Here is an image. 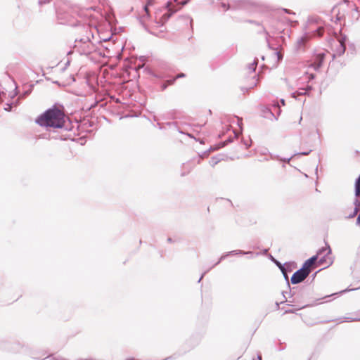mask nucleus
<instances>
[{"label": "nucleus", "mask_w": 360, "mask_h": 360, "mask_svg": "<svg viewBox=\"0 0 360 360\" xmlns=\"http://www.w3.org/2000/svg\"><path fill=\"white\" fill-rule=\"evenodd\" d=\"M36 122L41 127L62 128L65 124V112L62 107L53 106L40 115Z\"/></svg>", "instance_id": "obj_1"}, {"label": "nucleus", "mask_w": 360, "mask_h": 360, "mask_svg": "<svg viewBox=\"0 0 360 360\" xmlns=\"http://www.w3.org/2000/svg\"><path fill=\"white\" fill-rule=\"evenodd\" d=\"M320 253L307 259L303 264L302 267L297 271L291 277V283L293 284L299 283L303 281L310 274L312 269L316 267V263L319 265L328 266L331 264L330 256H326L323 259L319 258Z\"/></svg>", "instance_id": "obj_2"}, {"label": "nucleus", "mask_w": 360, "mask_h": 360, "mask_svg": "<svg viewBox=\"0 0 360 360\" xmlns=\"http://www.w3.org/2000/svg\"><path fill=\"white\" fill-rule=\"evenodd\" d=\"M302 120V111L300 110L292 111L289 114L287 118V122L289 125L294 127L300 124Z\"/></svg>", "instance_id": "obj_3"}, {"label": "nucleus", "mask_w": 360, "mask_h": 360, "mask_svg": "<svg viewBox=\"0 0 360 360\" xmlns=\"http://www.w3.org/2000/svg\"><path fill=\"white\" fill-rule=\"evenodd\" d=\"M209 165L213 169H223L226 167V161L220 156H214L210 158Z\"/></svg>", "instance_id": "obj_4"}, {"label": "nucleus", "mask_w": 360, "mask_h": 360, "mask_svg": "<svg viewBox=\"0 0 360 360\" xmlns=\"http://www.w3.org/2000/svg\"><path fill=\"white\" fill-rule=\"evenodd\" d=\"M84 85L86 89L82 94L83 96L91 94L96 90V82L95 78L86 79Z\"/></svg>", "instance_id": "obj_5"}, {"label": "nucleus", "mask_w": 360, "mask_h": 360, "mask_svg": "<svg viewBox=\"0 0 360 360\" xmlns=\"http://www.w3.org/2000/svg\"><path fill=\"white\" fill-rule=\"evenodd\" d=\"M325 57L326 55L323 53L316 54L309 66L313 68L314 70L319 69L322 65Z\"/></svg>", "instance_id": "obj_6"}, {"label": "nucleus", "mask_w": 360, "mask_h": 360, "mask_svg": "<svg viewBox=\"0 0 360 360\" xmlns=\"http://www.w3.org/2000/svg\"><path fill=\"white\" fill-rule=\"evenodd\" d=\"M274 55L276 58V63L278 64L282 60L283 54L280 51L274 50Z\"/></svg>", "instance_id": "obj_7"}, {"label": "nucleus", "mask_w": 360, "mask_h": 360, "mask_svg": "<svg viewBox=\"0 0 360 360\" xmlns=\"http://www.w3.org/2000/svg\"><path fill=\"white\" fill-rule=\"evenodd\" d=\"M219 6L224 11L229 8V5L225 2H221Z\"/></svg>", "instance_id": "obj_8"}, {"label": "nucleus", "mask_w": 360, "mask_h": 360, "mask_svg": "<svg viewBox=\"0 0 360 360\" xmlns=\"http://www.w3.org/2000/svg\"><path fill=\"white\" fill-rule=\"evenodd\" d=\"M316 34L318 37H321L323 35L324 33V28L323 27H319L317 30L316 31Z\"/></svg>", "instance_id": "obj_9"}, {"label": "nucleus", "mask_w": 360, "mask_h": 360, "mask_svg": "<svg viewBox=\"0 0 360 360\" xmlns=\"http://www.w3.org/2000/svg\"><path fill=\"white\" fill-rule=\"evenodd\" d=\"M339 42H340V46L342 48V51H341L344 52L345 51V44H344V42L340 40Z\"/></svg>", "instance_id": "obj_10"}, {"label": "nucleus", "mask_w": 360, "mask_h": 360, "mask_svg": "<svg viewBox=\"0 0 360 360\" xmlns=\"http://www.w3.org/2000/svg\"><path fill=\"white\" fill-rule=\"evenodd\" d=\"M356 224L360 226V212L356 219Z\"/></svg>", "instance_id": "obj_11"}, {"label": "nucleus", "mask_w": 360, "mask_h": 360, "mask_svg": "<svg viewBox=\"0 0 360 360\" xmlns=\"http://www.w3.org/2000/svg\"><path fill=\"white\" fill-rule=\"evenodd\" d=\"M252 70H255V68H256V66H257V63H256V62H254V63L252 64Z\"/></svg>", "instance_id": "obj_12"}, {"label": "nucleus", "mask_w": 360, "mask_h": 360, "mask_svg": "<svg viewBox=\"0 0 360 360\" xmlns=\"http://www.w3.org/2000/svg\"><path fill=\"white\" fill-rule=\"evenodd\" d=\"M144 9H145L146 13L147 14H148V6H146L144 7Z\"/></svg>", "instance_id": "obj_13"}, {"label": "nucleus", "mask_w": 360, "mask_h": 360, "mask_svg": "<svg viewBox=\"0 0 360 360\" xmlns=\"http://www.w3.org/2000/svg\"><path fill=\"white\" fill-rule=\"evenodd\" d=\"M253 360H262V356L258 355L257 359H253Z\"/></svg>", "instance_id": "obj_14"}, {"label": "nucleus", "mask_w": 360, "mask_h": 360, "mask_svg": "<svg viewBox=\"0 0 360 360\" xmlns=\"http://www.w3.org/2000/svg\"><path fill=\"white\" fill-rule=\"evenodd\" d=\"M187 135H188V136H190V137H193V135H191V134H187Z\"/></svg>", "instance_id": "obj_15"}]
</instances>
